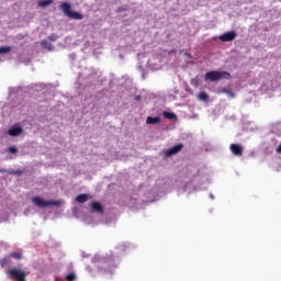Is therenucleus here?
Segmentation results:
<instances>
[{
	"label": "nucleus",
	"mask_w": 281,
	"mask_h": 281,
	"mask_svg": "<svg viewBox=\"0 0 281 281\" xmlns=\"http://www.w3.org/2000/svg\"><path fill=\"white\" fill-rule=\"evenodd\" d=\"M59 8L61 12L69 19H74L75 21H82L85 19V15H82L80 12L72 11L71 10V4L68 2H60Z\"/></svg>",
	"instance_id": "obj_2"
},
{
	"label": "nucleus",
	"mask_w": 281,
	"mask_h": 281,
	"mask_svg": "<svg viewBox=\"0 0 281 281\" xmlns=\"http://www.w3.org/2000/svg\"><path fill=\"white\" fill-rule=\"evenodd\" d=\"M229 78H232L229 72L218 70L209 71L204 76V80H210V82H217V80H229Z\"/></svg>",
	"instance_id": "obj_1"
},
{
	"label": "nucleus",
	"mask_w": 281,
	"mask_h": 281,
	"mask_svg": "<svg viewBox=\"0 0 281 281\" xmlns=\"http://www.w3.org/2000/svg\"><path fill=\"white\" fill-rule=\"evenodd\" d=\"M136 100H139V97H136Z\"/></svg>",
	"instance_id": "obj_25"
},
{
	"label": "nucleus",
	"mask_w": 281,
	"mask_h": 281,
	"mask_svg": "<svg viewBox=\"0 0 281 281\" xmlns=\"http://www.w3.org/2000/svg\"><path fill=\"white\" fill-rule=\"evenodd\" d=\"M48 41H50L52 43H56L58 41V35L52 34L50 36H48Z\"/></svg>",
	"instance_id": "obj_22"
},
{
	"label": "nucleus",
	"mask_w": 281,
	"mask_h": 281,
	"mask_svg": "<svg viewBox=\"0 0 281 281\" xmlns=\"http://www.w3.org/2000/svg\"><path fill=\"white\" fill-rule=\"evenodd\" d=\"M8 153H10L11 155H16V153H19V149L14 146H11L8 148Z\"/></svg>",
	"instance_id": "obj_20"
},
{
	"label": "nucleus",
	"mask_w": 281,
	"mask_h": 281,
	"mask_svg": "<svg viewBox=\"0 0 281 281\" xmlns=\"http://www.w3.org/2000/svg\"><path fill=\"white\" fill-rule=\"evenodd\" d=\"M9 256L10 258H15V260H21V258H23V255L21 252H12Z\"/></svg>",
	"instance_id": "obj_19"
},
{
	"label": "nucleus",
	"mask_w": 281,
	"mask_h": 281,
	"mask_svg": "<svg viewBox=\"0 0 281 281\" xmlns=\"http://www.w3.org/2000/svg\"><path fill=\"white\" fill-rule=\"evenodd\" d=\"M7 274L10 276L11 279L15 281H27V273H25L24 270L18 268L8 270Z\"/></svg>",
	"instance_id": "obj_3"
},
{
	"label": "nucleus",
	"mask_w": 281,
	"mask_h": 281,
	"mask_svg": "<svg viewBox=\"0 0 281 281\" xmlns=\"http://www.w3.org/2000/svg\"><path fill=\"white\" fill-rule=\"evenodd\" d=\"M77 203H87L89 201V194L82 193L76 196Z\"/></svg>",
	"instance_id": "obj_10"
},
{
	"label": "nucleus",
	"mask_w": 281,
	"mask_h": 281,
	"mask_svg": "<svg viewBox=\"0 0 281 281\" xmlns=\"http://www.w3.org/2000/svg\"><path fill=\"white\" fill-rule=\"evenodd\" d=\"M0 172H1V173L8 172V170H5V169H0Z\"/></svg>",
	"instance_id": "obj_24"
},
{
	"label": "nucleus",
	"mask_w": 281,
	"mask_h": 281,
	"mask_svg": "<svg viewBox=\"0 0 281 281\" xmlns=\"http://www.w3.org/2000/svg\"><path fill=\"white\" fill-rule=\"evenodd\" d=\"M91 207V212H95L97 214H104V206H102V204H100V202H91L90 204Z\"/></svg>",
	"instance_id": "obj_8"
},
{
	"label": "nucleus",
	"mask_w": 281,
	"mask_h": 281,
	"mask_svg": "<svg viewBox=\"0 0 281 281\" xmlns=\"http://www.w3.org/2000/svg\"><path fill=\"white\" fill-rule=\"evenodd\" d=\"M236 36H238V33H236V31H228L220 35L218 40L222 43H232V41H235Z\"/></svg>",
	"instance_id": "obj_5"
},
{
	"label": "nucleus",
	"mask_w": 281,
	"mask_h": 281,
	"mask_svg": "<svg viewBox=\"0 0 281 281\" xmlns=\"http://www.w3.org/2000/svg\"><path fill=\"white\" fill-rule=\"evenodd\" d=\"M161 122V117L159 116H147L146 124H159Z\"/></svg>",
	"instance_id": "obj_12"
},
{
	"label": "nucleus",
	"mask_w": 281,
	"mask_h": 281,
	"mask_svg": "<svg viewBox=\"0 0 281 281\" xmlns=\"http://www.w3.org/2000/svg\"><path fill=\"white\" fill-rule=\"evenodd\" d=\"M41 45H42L43 49H47L48 52H54V45H52V43L47 42V40L42 41Z\"/></svg>",
	"instance_id": "obj_11"
},
{
	"label": "nucleus",
	"mask_w": 281,
	"mask_h": 281,
	"mask_svg": "<svg viewBox=\"0 0 281 281\" xmlns=\"http://www.w3.org/2000/svg\"><path fill=\"white\" fill-rule=\"evenodd\" d=\"M9 175H23V171H21V170H16V171L11 170V171H9Z\"/></svg>",
	"instance_id": "obj_23"
},
{
	"label": "nucleus",
	"mask_w": 281,
	"mask_h": 281,
	"mask_svg": "<svg viewBox=\"0 0 281 281\" xmlns=\"http://www.w3.org/2000/svg\"><path fill=\"white\" fill-rule=\"evenodd\" d=\"M162 116L166 117V120H175V119H177V114H175L172 112H164Z\"/></svg>",
	"instance_id": "obj_16"
},
{
	"label": "nucleus",
	"mask_w": 281,
	"mask_h": 281,
	"mask_svg": "<svg viewBox=\"0 0 281 281\" xmlns=\"http://www.w3.org/2000/svg\"><path fill=\"white\" fill-rule=\"evenodd\" d=\"M229 150L235 155L236 157H243V146L238 144H231Z\"/></svg>",
	"instance_id": "obj_7"
},
{
	"label": "nucleus",
	"mask_w": 281,
	"mask_h": 281,
	"mask_svg": "<svg viewBox=\"0 0 281 281\" xmlns=\"http://www.w3.org/2000/svg\"><path fill=\"white\" fill-rule=\"evenodd\" d=\"M22 134H23V127H19V126H13L8 131V135H10V137H19V135H22Z\"/></svg>",
	"instance_id": "obj_9"
},
{
	"label": "nucleus",
	"mask_w": 281,
	"mask_h": 281,
	"mask_svg": "<svg viewBox=\"0 0 281 281\" xmlns=\"http://www.w3.org/2000/svg\"><path fill=\"white\" fill-rule=\"evenodd\" d=\"M183 149V144H178L165 151L166 157H172V155H177V153H181Z\"/></svg>",
	"instance_id": "obj_6"
},
{
	"label": "nucleus",
	"mask_w": 281,
	"mask_h": 281,
	"mask_svg": "<svg viewBox=\"0 0 281 281\" xmlns=\"http://www.w3.org/2000/svg\"><path fill=\"white\" fill-rule=\"evenodd\" d=\"M198 100H200L202 102H207V100H210V95H207V93H205V92H200L198 94Z\"/></svg>",
	"instance_id": "obj_14"
},
{
	"label": "nucleus",
	"mask_w": 281,
	"mask_h": 281,
	"mask_svg": "<svg viewBox=\"0 0 281 281\" xmlns=\"http://www.w3.org/2000/svg\"><path fill=\"white\" fill-rule=\"evenodd\" d=\"M11 52H12V47L10 46L0 47V54H10Z\"/></svg>",
	"instance_id": "obj_18"
},
{
	"label": "nucleus",
	"mask_w": 281,
	"mask_h": 281,
	"mask_svg": "<svg viewBox=\"0 0 281 281\" xmlns=\"http://www.w3.org/2000/svg\"><path fill=\"white\" fill-rule=\"evenodd\" d=\"M53 2V0H41L38 1V5L40 8H47V5H52Z\"/></svg>",
	"instance_id": "obj_15"
},
{
	"label": "nucleus",
	"mask_w": 281,
	"mask_h": 281,
	"mask_svg": "<svg viewBox=\"0 0 281 281\" xmlns=\"http://www.w3.org/2000/svg\"><path fill=\"white\" fill-rule=\"evenodd\" d=\"M65 280L67 281H76L77 277H76V272H69L68 274L65 276Z\"/></svg>",
	"instance_id": "obj_17"
},
{
	"label": "nucleus",
	"mask_w": 281,
	"mask_h": 281,
	"mask_svg": "<svg viewBox=\"0 0 281 281\" xmlns=\"http://www.w3.org/2000/svg\"><path fill=\"white\" fill-rule=\"evenodd\" d=\"M32 202L37 207H49V205H56V206L60 205L59 201H46V200L42 199L41 196L33 198Z\"/></svg>",
	"instance_id": "obj_4"
},
{
	"label": "nucleus",
	"mask_w": 281,
	"mask_h": 281,
	"mask_svg": "<svg viewBox=\"0 0 281 281\" xmlns=\"http://www.w3.org/2000/svg\"><path fill=\"white\" fill-rule=\"evenodd\" d=\"M222 93H227V95H229L231 98H234V95H235L234 92L227 88H224L222 90Z\"/></svg>",
	"instance_id": "obj_21"
},
{
	"label": "nucleus",
	"mask_w": 281,
	"mask_h": 281,
	"mask_svg": "<svg viewBox=\"0 0 281 281\" xmlns=\"http://www.w3.org/2000/svg\"><path fill=\"white\" fill-rule=\"evenodd\" d=\"M1 267H10L12 265V257L10 255L8 257H4L2 260H0Z\"/></svg>",
	"instance_id": "obj_13"
}]
</instances>
